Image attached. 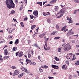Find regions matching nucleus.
Here are the masks:
<instances>
[{"label":"nucleus","instance_id":"f257e3e1","mask_svg":"<svg viewBox=\"0 0 79 79\" xmlns=\"http://www.w3.org/2000/svg\"><path fill=\"white\" fill-rule=\"evenodd\" d=\"M6 3L7 5V6L9 9L12 8H15V4L13 2V0H6Z\"/></svg>","mask_w":79,"mask_h":79},{"label":"nucleus","instance_id":"f03ea898","mask_svg":"<svg viewBox=\"0 0 79 79\" xmlns=\"http://www.w3.org/2000/svg\"><path fill=\"white\" fill-rule=\"evenodd\" d=\"M71 45L69 43L67 44L64 46V49L65 52H68L71 50Z\"/></svg>","mask_w":79,"mask_h":79},{"label":"nucleus","instance_id":"7ed1b4c3","mask_svg":"<svg viewBox=\"0 0 79 79\" xmlns=\"http://www.w3.org/2000/svg\"><path fill=\"white\" fill-rule=\"evenodd\" d=\"M66 11V9L65 8H63L60 10V11L58 13V14H59L60 15L59 16L57 17V18H60V17L63 16V13H64Z\"/></svg>","mask_w":79,"mask_h":79},{"label":"nucleus","instance_id":"20e7f679","mask_svg":"<svg viewBox=\"0 0 79 79\" xmlns=\"http://www.w3.org/2000/svg\"><path fill=\"white\" fill-rule=\"evenodd\" d=\"M15 54L16 56H19V57H22V56H23V52L22 51H21L19 53V52H18L15 53Z\"/></svg>","mask_w":79,"mask_h":79},{"label":"nucleus","instance_id":"39448f33","mask_svg":"<svg viewBox=\"0 0 79 79\" xmlns=\"http://www.w3.org/2000/svg\"><path fill=\"white\" fill-rule=\"evenodd\" d=\"M21 69L22 71H23L25 72H26L28 74L29 73V71L27 70V69L26 68L22 67L21 68Z\"/></svg>","mask_w":79,"mask_h":79},{"label":"nucleus","instance_id":"423d86ee","mask_svg":"<svg viewBox=\"0 0 79 79\" xmlns=\"http://www.w3.org/2000/svg\"><path fill=\"white\" fill-rule=\"evenodd\" d=\"M73 34H74V32H71V30L67 34V36H69L70 35Z\"/></svg>","mask_w":79,"mask_h":79},{"label":"nucleus","instance_id":"0eeeda50","mask_svg":"<svg viewBox=\"0 0 79 79\" xmlns=\"http://www.w3.org/2000/svg\"><path fill=\"white\" fill-rule=\"evenodd\" d=\"M19 72L17 70H15V71L14 73L13 74V76H16V75H18L19 74Z\"/></svg>","mask_w":79,"mask_h":79},{"label":"nucleus","instance_id":"6e6552de","mask_svg":"<svg viewBox=\"0 0 79 79\" xmlns=\"http://www.w3.org/2000/svg\"><path fill=\"white\" fill-rule=\"evenodd\" d=\"M51 67L52 68H54V69H59V67H58V66L56 65L52 64L51 65Z\"/></svg>","mask_w":79,"mask_h":79},{"label":"nucleus","instance_id":"1a4fd4ad","mask_svg":"<svg viewBox=\"0 0 79 79\" xmlns=\"http://www.w3.org/2000/svg\"><path fill=\"white\" fill-rule=\"evenodd\" d=\"M33 14L35 15V16H37L38 17V11L35 10L34 11Z\"/></svg>","mask_w":79,"mask_h":79},{"label":"nucleus","instance_id":"9d476101","mask_svg":"<svg viewBox=\"0 0 79 79\" xmlns=\"http://www.w3.org/2000/svg\"><path fill=\"white\" fill-rule=\"evenodd\" d=\"M4 55H8V50L7 49H5L4 50Z\"/></svg>","mask_w":79,"mask_h":79},{"label":"nucleus","instance_id":"9b49d317","mask_svg":"<svg viewBox=\"0 0 79 79\" xmlns=\"http://www.w3.org/2000/svg\"><path fill=\"white\" fill-rule=\"evenodd\" d=\"M33 46H34V47H36V48H39L40 50H41V49H40V47H39V46L37 45V43H36V44H33Z\"/></svg>","mask_w":79,"mask_h":79},{"label":"nucleus","instance_id":"f8f14e48","mask_svg":"<svg viewBox=\"0 0 79 79\" xmlns=\"http://www.w3.org/2000/svg\"><path fill=\"white\" fill-rule=\"evenodd\" d=\"M69 60H70V59H71L72 58H73V53H69Z\"/></svg>","mask_w":79,"mask_h":79},{"label":"nucleus","instance_id":"ddd939ff","mask_svg":"<svg viewBox=\"0 0 79 79\" xmlns=\"http://www.w3.org/2000/svg\"><path fill=\"white\" fill-rule=\"evenodd\" d=\"M57 0H53L51 1L50 2V4H53L54 3H55Z\"/></svg>","mask_w":79,"mask_h":79},{"label":"nucleus","instance_id":"4468645a","mask_svg":"<svg viewBox=\"0 0 79 79\" xmlns=\"http://www.w3.org/2000/svg\"><path fill=\"white\" fill-rule=\"evenodd\" d=\"M15 43L16 45H17V44H19V40L18 39H16L15 40Z\"/></svg>","mask_w":79,"mask_h":79},{"label":"nucleus","instance_id":"2eb2a0df","mask_svg":"<svg viewBox=\"0 0 79 79\" xmlns=\"http://www.w3.org/2000/svg\"><path fill=\"white\" fill-rule=\"evenodd\" d=\"M30 65H35V64H36V63L34 62H31L30 63Z\"/></svg>","mask_w":79,"mask_h":79},{"label":"nucleus","instance_id":"dca6fc26","mask_svg":"<svg viewBox=\"0 0 79 79\" xmlns=\"http://www.w3.org/2000/svg\"><path fill=\"white\" fill-rule=\"evenodd\" d=\"M39 70L40 73H43V72H44V70L42 69L41 68V67H40V68H39Z\"/></svg>","mask_w":79,"mask_h":79},{"label":"nucleus","instance_id":"f3484780","mask_svg":"<svg viewBox=\"0 0 79 79\" xmlns=\"http://www.w3.org/2000/svg\"><path fill=\"white\" fill-rule=\"evenodd\" d=\"M55 11H58V6H55Z\"/></svg>","mask_w":79,"mask_h":79},{"label":"nucleus","instance_id":"a211bd4d","mask_svg":"<svg viewBox=\"0 0 79 79\" xmlns=\"http://www.w3.org/2000/svg\"><path fill=\"white\" fill-rule=\"evenodd\" d=\"M42 2H36V4H38V5H40V6H42Z\"/></svg>","mask_w":79,"mask_h":79},{"label":"nucleus","instance_id":"6ab92c4d","mask_svg":"<svg viewBox=\"0 0 79 79\" xmlns=\"http://www.w3.org/2000/svg\"><path fill=\"white\" fill-rule=\"evenodd\" d=\"M36 27V25H33L32 26H31V29H32V30H34V28L35 27Z\"/></svg>","mask_w":79,"mask_h":79},{"label":"nucleus","instance_id":"aec40b11","mask_svg":"<svg viewBox=\"0 0 79 79\" xmlns=\"http://www.w3.org/2000/svg\"><path fill=\"white\" fill-rule=\"evenodd\" d=\"M26 61L27 63V64L28 63H29L31 62V60H28V59H26Z\"/></svg>","mask_w":79,"mask_h":79},{"label":"nucleus","instance_id":"412c9836","mask_svg":"<svg viewBox=\"0 0 79 79\" xmlns=\"http://www.w3.org/2000/svg\"><path fill=\"white\" fill-rule=\"evenodd\" d=\"M62 48V47H60V48H58V52H60V53H61V50Z\"/></svg>","mask_w":79,"mask_h":79},{"label":"nucleus","instance_id":"4be33fe9","mask_svg":"<svg viewBox=\"0 0 79 79\" xmlns=\"http://www.w3.org/2000/svg\"><path fill=\"white\" fill-rule=\"evenodd\" d=\"M12 32H13V29H11V28H10L9 31V34H11V33H12Z\"/></svg>","mask_w":79,"mask_h":79},{"label":"nucleus","instance_id":"5701e85b","mask_svg":"<svg viewBox=\"0 0 79 79\" xmlns=\"http://www.w3.org/2000/svg\"><path fill=\"white\" fill-rule=\"evenodd\" d=\"M4 58H5V59H8V58H10V56H4Z\"/></svg>","mask_w":79,"mask_h":79},{"label":"nucleus","instance_id":"b1692460","mask_svg":"<svg viewBox=\"0 0 79 79\" xmlns=\"http://www.w3.org/2000/svg\"><path fill=\"white\" fill-rule=\"evenodd\" d=\"M55 59L56 61H60V59L58 58L57 57L55 56Z\"/></svg>","mask_w":79,"mask_h":79},{"label":"nucleus","instance_id":"393cba45","mask_svg":"<svg viewBox=\"0 0 79 79\" xmlns=\"http://www.w3.org/2000/svg\"><path fill=\"white\" fill-rule=\"evenodd\" d=\"M23 76V73H22L19 75L18 76L19 78H21Z\"/></svg>","mask_w":79,"mask_h":79},{"label":"nucleus","instance_id":"a878e982","mask_svg":"<svg viewBox=\"0 0 79 79\" xmlns=\"http://www.w3.org/2000/svg\"><path fill=\"white\" fill-rule=\"evenodd\" d=\"M67 27V26H66V25H65L64 27H63L61 29V30L62 31H64V30H65V29H66V28Z\"/></svg>","mask_w":79,"mask_h":79},{"label":"nucleus","instance_id":"bb28decb","mask_svg":"<svg viewBox=\"0 0 79 79\" xmlns=\"http://www.w3.org/2000/svg\"><path fill=\"white\" fill-rule=\"evenodd\" d=\"M20 25L22 26V27H24V23L23 22H21L20 23Z\"/></svg>","mask_w":79,"mask_h":79},{"label":"nucleus","instance_id":"cd10ccee","mask_svg":"<svg viewBox=\"0 0 79 79\" xmlns=\"http://www.w3.org/2000/svg\"><path fill=\"white\" fill-rule=\"evenodd\" d=\"M73 1L75 3H79V1L78 0H73Z\"/></svg>","mask_w":79,"mask_h":79},{"label":"nucleus","instance_id":"c85d7f7f","mask_svg":"<svg viewBox=\"0 0 79 79\" xmlns=\"http://www.w3.org/2000/svg\"><path fill=\"white\" fill-rule=\"evenodd\" d=\"M47 22L48 23H51V22L50 21V19H47Z\"/></svg>","mask_w":79,"mask_h":79},{"label":"nucleus","instance_id":"c756f323","mask_svg":"<svg viewBox=\"0 0 79 79\" xmlns=\"http://www.w3.org/2000/svg\"><path fill=\"white\" fill-rule=\"evenodd\" d=\"M10 68H12V69H16V67L15 66H12L10 67Z\"/></svg>","mask_w":79,"mask_h":79},{"label":"nucleus","instance_id":"7c9ffc66","mask_svg":"<svg viewBox=\"0 0 79 79\" xmlns=\"http://www.w3.org/2000/svg\"><path fill=\"white\" fill-rule=\"evenodd\" d=\"M56 28L57 30H60V27H59V26L56 25Z\"/></svg>","mask_w":79,"mask_h":79},{"label":"nucleus","instance_id":"2f4dec72","mask_svg":"<svg viewBox=\"0 0 79 79\" xmlns=\"http://www.w3.org/2000/svg\"><path fill=\"white\" fill-rule=\"evenodd\" d=\"M28 57L29 58H31V54H29V52L28 53Z\"/></svg>","mask_w":79,"mask_h":79},{"label":"nucleus","instance_id":"473e14b6","mask_svg":"<svg viewBox=\"0 0 79 79\" xmlns=\"http://www.w3.org/2000/svg\"><path fill=\"white\" fill-rule=\"evenodd\" d=\"M62 69H66V67H65V65H63L62 66Z\"/></svg>","mask_w":79,"mask_h":79},{"label":"nucleus","instance_id":"72a5a7b5","mask_svg":"<svg viewBox=\"0 0 79 79\" xmlns=\"http://www.w3.org/2000/svg\"><path fill=\"white\" fill-rule=\"evenodd\" d=\"M75 64L76 65H79V61H77V62Z\"/></svg>","mask_w":79,"mask_h":79},{"label":"nucleus","instance_id":"f704fd0d","mask_svg":"<svg viewBox=\"0 0 79 79\" xmlns=\"http://www.w3.org/2000/svg\"><path fill=\"white\" fill-rule=\"evenodd\" d=\"M54 39L56 40V39H60V37H56L54 38Z\"/></svg>","mask_w":79,"mask_h":79},{"label":"nucleus","instance_id":"c9c22d12","mask_svg":"<svg viewBox=\"0 0 79 79\" xmlns=\"http://www.w3.org/2000/svg\"><path fill=\"white\" fill-rule=\"evenodd\" d=\"M15 12V10H13L10 13V14H14Z\"/></svg>","mask_w":79,"mask_h":79},{"label":"nucleus","instance_id":"e433bc0d","mask_svg":"<svg viewBox=\"0 0 79 79\" xmlns=\"http://www.w3.org/2000/svg\"><path fill=\"white\" fill-rule=\"evenodd\" d=\"M45 69H46L47 68H48V66H46V65H44Z\"/></svg>","mask_w":79,"mask_h":79},{"label":"nucleus","instance_id":"4c0bfd02","mask_svg":"<svg viewBox=\"0 0 79 79\" xmlns=\"http://www.w3.org/2000/svg\"><path fill=\"white\" fill-rule=\"evenodd\" d=\"M38 60H40V61H41V62H42V61H41V60H40V56H38Z\"/></svg>","mask_w":79,"mask_h":79},{"label":"nucleus","instance_id":"58836bf2","mask_svg":"<svg viewBox=\"0 0 79 79\" xmlns=\"http://www.w3.org/2000/svg\"><path fill=\"white\" fill-rule=\"evenodd\" d=\"M30 18L31 19H33V18H34V16L32 15H30Z\"/></svg>","mask_w":79,"mask_h":79},{"label":"nucleus","instance_id":"ea45409f","mask_svg":"<svg viewBox=\"0 0 79 79\" xmlns=\"http://www.w3.org/2000/svg\"><path fill=\"white\" fill-rule=\"evenodd\" d=\"M27 17H26L24 18V21H27Z\"/></svg>","mask_w":79,"mask_h":79},{"label":"nucleus","instance_id":"a19ab883","mask_svg":"<svg viewBox=\"0 0 79 79\" xmlns=\"http://www.w3.org/2000/svg\"><path fill=\"white\" fill-rule=\"evenodd\" d=\"M65 63H66V64H67L68 65H69V61H65Z\"/></svg>","mask_w":79,"mask_h":79},{"label":"nucleus","instance_id":"79ce46f5","mask_svg":"<svg viewBox=\"0 0 79 79\" xmlns=\"http://www.w3.org/2000/svg\"><path fill=\"white\" fill-rule=\"evenodd\" d=\"M76 13H77V10H75L73 11V14H76Z\"/></svg>","mask_w":79,"mask_h":79},{"label":"nucleus","instance_id":"37998d69","mask_svg":"<svg viewBox=\"0 0 79 79\" xmlns=\"http://www.w3.org/2000/svg\"><path fill=\"white\" fill-rule=\"evenodd\" d=\"M15 3H16V4H17L18 3V0H15Z\"/></svg>","mask_w":79,"mask_h":79},{"label":"nucleus","instance_id":"c03bdc74","mask_svg":"<svg viewBox=\"0 0 79 79\" xmlns=\"http://www.w3.org/2000/svg\"><path fill=\"white\" fill-rule=\"evenodd\" d=\"M13 51H16V48L15 47H14L13 48Z\"/></svg>","mask_w":79,"mask_h":79},{"label":"nucleus","instance_id":"a18cd8bd","mask_svg":"<svg viewBox=\"0 0 79 79\" xmlns=\"http://www.w3.org/2000/svg\"><path fill=\"white\" fill-rule=\"evenodd\" d=\"M31 55H34V51L32 50L31 51Z\"/></svg>","mask_w":79,"mask_h":79},{"label":"nucleus","instance_id":"49530a36","mask_svg":"<svg viewBox=\"0 0 79 79\" xmlns=\"http://www.w3.org/2000/svg\"><path fill=\"white\" fill-rule=\"evenodd\" d=\"M45 46L46 47H47V42H45Z\"/></svg>","mask_w":79,"mask_h":79},{"label":"nucleus","instance_id":"de8ad7c7","mask_svg":"<svg viewBox=\"0 0 79 79\" xmlns=\"http://www.w3.org/2000/svg\"><path fill=\"white\" fill-rule=\"evenodd\" d=\"M48 78L49 79H53V77H49Z\"/></svg>","mask_w":79,"mask_h":79},{"label":"nucleus","instance_id":"09e8293b","mask_svg":"<svg viewBox=\"0 0 79 79\" xmlns=\"http://www.w3.org/2000/svg\"><path fill=\"white\" fill-rule=\"evenodd\" d=\"M39 37L40 38H41L42 37H43V36H42V35L41 34L40 35H39Z\"/></svg>","mask_w":79,"mask_h":79},{"label":"nucleus","instance_id":"8fccbe9b","mask_svg":"<svg viewBox=\"0 0 79 79\" xmlns=\"http://www.w3.org/2000/svg\"><path fill=\"white\" fill-rule=\"evenodd\" d=\"M70 21H69L68 23H69V24H70V23H72V22H71V19H70Z\"/></svg>","mask_w":79,"mask_h":79},{"label":"nucleus","instance_id":"3c124183","mask_svg":"<svg viewBox=\"0 0 79 79\" xmlns=\"http://www.w3.org/2000/svg\"><path fill=\"white\" fill-rule=\"evenodd\" d=\"M9 44H10V45H11V44H13V41H10V42H9Z\"/></svg>","mask_w":79,"mask_h":79},{"label":"nucleus","instance_id":"603ef678","mask_svg":"<svg viewBox=\"0 0 79 79\" xmlns=\"http://www.w3.org/2000/svg\"><path fill=\"white\" fill-rule=\"evenodd\" d=\"M1 61H3V58L2 57H1L0 58V63Z\"/></svg>","mask_w":79,"mask_h":79},{"label":"nucleus","instance_id":"864d4df0","mask_svg":"<svg viewBox=\"0 0 79 79\" xmlns=\"http://www.w3.org/2000/svg\"><path fill=\"white\" fill-rule=\"evenodd\" d=\"M70 19H69V18H67V20H68V21H70Z\"/></svg>","mask_w":79,"mask_h":79},{"label":"nucleus","instance_id":"5fc2aeb1","mask_svg":"<svg viewBox=\"0 0 79 79\" xmlns=\"http://www.w3.org/2000/svg\"><path fill=\"white\" fill-rule=\"evenodd\" d=\"M72 42V43H73V44H74L75 43V40H73Z\"/></svg>","mask_w":79,"mask_h":79},{"label":"nucleus","instance_id":"6e6d98bb","mask_svg":"<svg viewBox=\"0 0 79 79\" xmlns=\"http://www.w3.org/2000/svg\"><path fill=\"white\" fill-rule=\"evenodd\" d=\"M45 40L46 42L47 41V38L46 37V36H45L44 37Z\"/></svg>","mask_w":79,"mask_h":79},{"label":"nucleus","instance_id":"4d7b16f0","mask_svg":"<svg viewBox=\"0 0 79 79\" xmlns=\"http://www.w3.org/2000/svg\"><path fill=\"white\" fill-rule=\"evenodd\" d=\"M13 20L14 21H15V22L16 21V22H17V23H18V22H17V21H16V19H13Z\"/></svg>","mask_w":79,"mask_h":79},{"label":"nucleus","instance_id":"13d9d810","mask_svg":"<svg viewBox=\"0 0 79 79\" xmlns=\"http://www.w3.org/2000/svg\"><path fill=\"white\" fill-rule=\"evenodd\" d=\"M55 34V32H53V33H52L51 34H52V35H54Z\"/></svg>","mask_w":79,"mask_h":79},{"label":"nucleus","instance_id":"bf43d9fd","mask_svg":"<svg viewBox=\"0 0 79 79\" xmlns=\"http://www.w3.org/2000/svg\"><path fill=\"white\" fill-rule=\"evenodd\" d=\"M46 49L47 50H50V47H48Z\"/></svg>","mask_w":79,"mask_h":79},{"label":"nucleus","instance_id":"052dcab7","mask_svg":"<svg viewBox=\"0 0 79 79\" xmlns=\"http://www.w3.org/2000/svg\"><path fill=\"white\" fill-rule=\"evenodd\" d=\"M43 15L44 16H46V14L45 13V12L43 13Z\"/></svg>","mask_w":79,"mask_h":79},{"label":"nucleus","instance_id":"680f3d73","mask_svg":"<svg viewBox=\"0 0 79 79\" xmlns=\"http://www.w3.org/2000/svg\"><path fill=\"white\" fill-rule=\"evenodd\" d=\"M39 27H38L37 28V29H36L37 32H38V31H39Z\"/></svg>","mask_w":79,"mask_h":79},{"label":"nucleus","instance_id":"e2e57ef3","mask_svg":"<svg viewBox=\"0 0 79 79\" xmlns=\"http://www.w3.org/2000/svg\"><path fill=\"white\" fill-rule=\"evenodd\" d=\"M74 36H76L77 37H79V35H74Z\"/></svg>","mask_w":79,"mask_h":79},{"label":"nucleus","instance_id":"0e129e2a","mask_svg":"<svg viewBox=\"0 0 79 79\" xmlns=\"http://www.w3.org/2000/svg\"><path fill=\"white\" fill-rule=\"evenodd\" d=\"M41 35H42V36H44L45 35V34L44 33H43L41 34Z\"/></svg>","mask_w":79,"mask_h":79},{"label":"nucleus","instance_id":"69168bd1","mask_svg":"<svg viewBox=\"0 0 79 79\" xmlns=\"http://www.w3.org/2000/svg\"><path fill=\"white\" fill-rule=\"evenodd\" d=\"M28 44H29L31 42V40H28Z\"/></svg>","mask_w":79,"mask_h":79},{"label":"nucleus","instance_id":"338daca9","mask_svg":"<svg viewBox=\"0 0 79 79\" xmlns=\"http://www.w3.org/2000/svg\"><path fill=\"white\" fill-rule=\"evenodd\" d=\"M75 59L76 58H75L74 57V56H73V59H72V60H75Z\"/></svg>","mask_w":79,"mask_h":79},{"label":"nucleus","instance_id":"774afa93","mask_svg":"<svg viewBox=\"0 0 79 79\" xmlns=\"http://www.w3.org/2000/svg\"><path fill=\"white\" fill-rule=\"evenodd\" d=\"M44 48L45 50H47V49H46V48H45V46H44Z\"/></svg>","mask_w":79,"mask_h":79}]
</instances>
